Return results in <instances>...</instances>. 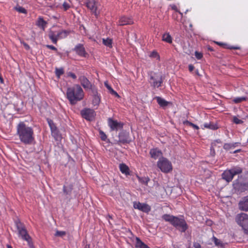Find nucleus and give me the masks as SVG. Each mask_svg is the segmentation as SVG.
Returning a JSON list of instances; mask_svg holds the SVG:
<instances>
[{
  "label": "nucleus",
  "instance_id": "obj_1",
  "mask_svg": "<svg viewBox=\"0 0 248 248\" xmlns=\"http://www.w3.org/2000/svg\"><path fill=\"white\" fill-rule=\"evenodd\" d=\"M16 135L20 142L25 145H31L34 142V133L32 127L20 122L16 126Z\"/></svg>",
  "mask_w": 248,
  "mask_h": 248
},
{
  "label": "nucleus",
  "instance_id": "obj_2",
  "mask_svg": "<svg viewBox=\"0 0 248 248\" xmlns=\"http://www.w3.org/2000/svg\"><path fill=\"white\" fill-rule=\"evenodd\" d=\"M66 96L70 103L75 105L83 99L84 93L81 86L78 84H76L73 87L67 88Z\"/></svg>",
  "mask_w": 248,
  "mask_h": 248
},
{
  "label": "nucleus",
  "instance_id": "obj_3",
  "mask_svg": "<svg viewBox=\"0 0 248 248\" xmlns=\"http://www.w3.org/2000/svg\"><path fill=\"white\" fill-rule=\"evenodd\" d=\"M162 218L165 221L170 222L172 226L179 229L182 232H185L188 228V226L183 218L169 214L163 215Z\"/></svg>",
  "mask_w": 248,
  "mask_h": 248
},
{
  "label": "nucleus",
  "instance_id": "obj_4",
  "mask_svg": "<svg viewBox=\"0 0 248 248\" xmlns=\"http://www.w3.org/2000/svg\"><path fill=\"white\" fill-rule=\"evenodd\" d=\"M16 226L18 235L23 240L27 242L30 248H35L31 237L29 234L24 225L20 221H16Z\"/></svg>",
  "mask_w": 248,
  "mask_h": 248
},
{
  "label": "nucleus",
  "instance_id": "obj_5",
  "mask_svg": "<svg viewBox=\"0 0 248 248\" xmlns=\"http://www.w3.org/2000/svg\"><path fill=\"white\" fill-rule=\"evenodd\" d=\"M70 32L69 30H62L59 31H50L48 35L52 42L57 44L58 40L66 38Z\"/></svg>",
  "mask_w": 248,
  "mask_h": 248
},
{
  "label": "nucleus",
  "instance_id": "obj_6",
  "mask_svg": "<svg viewBox=\"0 0 248 248\" xmlns=\"http://www.w3.org/2000/svg\"><path fill=\"white\" fill-rule=\"evenodd\" d=\"M157 167L165 173H168L172 170L171 162L165 158L160 159L157 162Z\"/></svg>",
  "mask_w": 248,
  "mask_h": 248
},
{
  "label": "nucleus",
  "instance_id": "obj_7",
  "mask_svg": "<svg viewBox=\"0 0 248 248\" xmlns=\"http://www.w3.org/2000/svg\"><path fill=\"white\" fill-rule=\"evenodd\" d=\"M236 223L244 230L248 226V215L244 213L238 214L235 218Z\"/></svg>",
  "mask_w": 248,
  "mask_h": 248
},
{
  "label": "nucleus",
  "instance_id": "obj_8",
  "mask_svg": "<svg viewBox=\"0 0 248 248\" xmlns=\"http://www.w3.org/2000/svg\"><path fill=\"white\" fill-rule=\"evenodd\" d=\"M81 116L88 121H93L96 115L95 111L90 108H84L80 111Z\"/></svg>",
  "mask_w": 248,
  "mask_h": 248
},
{
  "label": "nucleus",
  "instance_id": "obj_9",
  "mask_svg": "<svg viewBox=\"0 0 248 248\" xmlns=\"http://www.w3.org/2000/svg\"><path fill=\"white\" fill-rule=\"evenodd\" d=\"M149 82L154 88H158L161 86L163 82L162 76L154 73L153 75H150Z\"/></svg>",
  "mask_w": 248,
  "mask_h": 248
},
{
  "label": "nucleus",
  "instance_id": "obj_10",
  "mask_svg": "<svg viewBox=\"0 0 248 248\" xmlns=\"http://www.w3.org/2000/svg\"><path fill=\"white\" fill-rule=\"evenodd\" d=\"M78 80L81 85L85 90H94V85L89 81V80L85 76H80L78 78Z\"/></svg>",
  "mask_w": 248,
  "mask_h": 248
},
{
  "label": "nucleus",
  "instance_id": "obj_11",
  "mask_svg": "<svg viewBox=\"0 0 248 248\" xmlns=\"http://www.w3.org/2000/svg\"><path fill=\"white\" fill-rule=\"evenodd\" d=\"M108 125L111 131H118L123 128L124 124L122 122H118L117 120H113L111 118L108 119Z\"/></svg>",
  "mask_w": 248,
  "mask_h": 248
},
{
  "label": "nucleus",
  "instance_id": "obj_12",
  "mask_svg": "<svg viewBox=\"0 0 248 248\" xmlns=\"http://www.w3.org/2000/svg\"><path fill=\"white\" fill-rule=\"evenodd\" d=\"M86 6L97 17L99 12H97L98 8V1H87L86 3Z\"/></svg>",
  "mask_w": 248,
  "mask_h": 248
},
{
  "label": "nucleus",
  "instance_id": "obj_13",
  "mask_svg": "<svg viewBox=\"0 0 248 248\" xmlns=\"http://www.w3.org/2000/svg\"><path fill=\"white\" fill-rule=\"evenodd\" d=\"M92 92L93 93L92 104L93 107L96 109L101 102V95L98 93L96 89L93 90Z\"/></svg>",
  "mask_w": 248,
  "mask_h": 248
},
{
  "label": "nucleus",
  "instance_id": "obj_14",
  "mask_svg": "<svg viewBox=\"0 0 248 248\" xmlns=\"http://www.w3.org/2000/svg\"><path fill=\"white\" fill-rule=\"evenodd\" d=\"M133 206L134 208L138 209L145 213H148L151 210V207L146 203H142L140 202H134Z\"/></svg>",
  "mask_w": 248,
  "mask_h": 248
},
{
  "label": "nucleus",
  "instance_id": "obj_15",
  "mask_svg": "<svg viewBox=\"0 0 248 248\" xmlns=\"http://www.w3.org/2000/svg\"><path fill=\"white\" fill-rule=\"evenodd\" d=\"M73 50L79 56L86 57L88 55L83 45L78 44L74 47Z\"/></svg>",
  "mask_w": 248,
  "mask_h": 248
},
{
  "label": "nucleus",
  "instance_id": "obj_16",
  "mask_svg": "<svg viewBox=\"0 0 248 248\" xmlns=\"http://www.w3.org/2000/svg\"><path fill=\"white\" fill-rule=\"evenodd\" d=\"M118 141L122 143H128L131 141L128 133L125 131H122L119 134Z\"/></svg>",
  "mask_w": 248,
  "mask_h": 248
},
{
  "label": "nucleus",
  "instance_id": "obj_17",
  "mask_svg": "<svg viewBox=\"0 0 248 248\" xmlns=\"http://www.w3.org/2000/svg\"><path fill=\"white\" fill-rule=\"evenodd\" d=\"M238 206L240 210L248 211V195L244 197L239 202Z\"/></svg>",
  "mask_w": 248,
  "mask_h": 248
},
{
  "label": "nucleus",
  "instance_id": "obj_18",
  "mask_svg": "<svg viewBox=\"0 0 248 248\" xmlns=\"http://www.w3.org/2000/svg\"><path fill=\"white\" fill-rule=\"evenodd\" d=\"M134 22L132 18L126 16H122L119 21V25L124 26L130 25L132 24Z\"/></svg>",
  "mask_w": 248,
  "mask_h": 248
},
{
  "label": "nucleus",
  "instance_id": "obj_19",
  "mask_svg": "<svg viewBox=\"0 0 248 248\" xmlns=\"http://www.w3.org/2000/svg\"><path fill=\"white\" fill-rule=\"evenodd\" d=\"M150 155L151 157L155 159H156L159 156H161L162 153L160 150L155 148L151 149L150 151Z\"/></svg>",
  "mask_w": 248,
  "mask_h": 248
},
{
  "label": "nucleus",
  "instance_id": "obj_20",
  "mask_svg": "<svg viewBox=\"0 0 248 248\" xmlns=\"http://www.w3.org/2000/svg\"><path fill=\"white\" fill-rule=\"evenodd\" d=\"M233 175L231 170H225L222 174V177L223 179L225 180L227 182H231L233 178Z\"/></svg>",
  "mask_w": 248,
  "mask_h": 248
},
{
  "label": "nucleus",
  "instance_id": "obj_21",
  "mask_svg": "<svg viewBox=\"0 0 248 248\" xmlns=\"http://www.w3.org/2000/svg\"><path fill=\"white\" fill-rule=\"evenodd\" d=\"M36 25L42 30H45V28L46 26L47 22L44 20L43 18L41 16H39L36 23Z\"/></svg>",
  "mask_w": 248,
  "mask_h": 248
},
{
  "label": "nucleus",
  "instance_id": "obj_22",
  "mask_svg": "<svg viewBox=\"0 0 248 248\" xmlns=\"http://www.w3.org/2000/svg\"><path fill=\"white\" fill-rule=\"evenodd\" d=\"M135 246L136 248H150L146 244L143 243L140 238L136 237Z\"/></svg>",
  "mask_w": 248,
  "mask_h": 248
},
{
  "label": "nucleus",
  "instance_id": "obj_23",
  "mask_svg": "<svg viewBox=\"0 0 248 248\" xmlns=\"http://www.w3.org/2000/svg\"><path fill=\"white\" fill-rule=\"evenodd\" d=\"M155 99L158 104V105L162 108H164L168 106L169 102L164 99L163 98L159 97V96H155L154 98Z\"/></svg>",
  "mask_w": 248,
  "mask_h": 248
},
{
  "label": "nucleus",
  "instance_id": "obj_24",
  "mask_svg": "<svg viewBox=\"0 0 248 248\" xmlns=\"http://www.w3.org/2000/svg\"><path fill=\"white\" fill-rule=\"evenodd\" d=\"M47 123L51 129V131L52 134H56L58 132V130L55 124L54 123L53 121L49 119H47Z\"/></svg>",
  "mask_w": 248,
  "mask_h": 248
},
{
  "label": "nucleus",
  "instance_id": "obj_25",
  "mask_svg": "<svg viewBox=\"0 0 248 248\" xmlns=\"http://www.w3.org/2000/svg\"><path fill=\"white\" fill-rule=\"evenodd\" d=\"M119 169L122 173L126 175L129 174V169L125 164H120L119 165Z\"/></svg>",
  "mask_w": 248,
  "mask_h": 248
},
{
  "label": "nucleus",
  "instance_id": "obj_26",
  "mask_svg": "<svg viewBox=\"0 0 248 248\" xmlns=\"http://www.w3.org/2000/svg\"><path fill=\"white\" fill-rule=\"evenodd\" d=\"M162 40L169 44H171L172 42V38L169 32H165L163 34Z\"/></svg>",
  "mask_w": 248,
  "mask_h": 248
},
{
  "label": "nucleus",
  "instance_id": "obj_27",
  "mask_svg": "<svg viewBox=\"0 0 248 248\" xmlns=\"http://www.w3.org/2000/svg\"><path fill=\"white\" fill-rule=\"evenodd\" d=\"M216 44H217L218 46H222V47L225 48H228L230 49H234V50H237V49H240V47L238 46H231L228 45L227 44L223 43L222 42H217Z\"/></svg>",
  "mask_w": 248,
  "mask_h": 248
},
{
  "label": "nucleus",
  "instance_id": "obj_28",
  "mask_svg": "<svg viewBox=\"0 0 248 248\" xmlns=\"http://www.w3.org/2000/svg\"><path fill=\"white\" fill-rule=\"evenodd\" d=\"M203 126L206 128H208L212 130H216L218 128L217 124L212 122L204 123Z\"/></svg>",
  "mask_w": 248,
  "mask_h": 248
},
{
  "label": "nucleus",
  "instance_id": "obj_29",
  "mask_svg": "<svg viewBox=\"0 0 248 248\" xmlns=\"http://www.w3.org/2000/svg\"><path fill=\"white\" fill-rule=\"evenodd\" d=\"M63 192L64 194L66 195H70L72 193V191L73 190V185H70L68 186H66L64 185L63 186Z\"/></svg>",
  "mask_w": 248,
  "mask_h": 248
},
{
  "label": "nucleus",
  "instance_id": "obj_30",
  "mask_svg": "<svg viewBox=\"0 0 248 248\" xmlns=\"http://www.w3.org/2000/svg\"><path fill=\"white\" fill-rule=\"evenodd\" d=\"M230 170L232 171V172L233 176L236 175L241 174L243 171L242 169L238 166L234 167Z\"/></svg>",
  "mask_w": 248,
  "mask_h": 248
},
{
  "label": "nucleus",
  "instance_id": "obj_31",
  "mask_svg": "<svg viewBox=\"0 0 248 248\" xmlns=\"http://www.w3.org/2000/svg\"><path fill=\"white\" fill-rule=\"evenodd\" d=\"M183 16V14L181 12L174 13L172 14V18L178 22L181 21V19H182Z\"/></svg>",
  "mask_w": 248,
  "mask_h": 248
},
{
  "label": "nucleus",
  "instance_id": "obj_32",
  "mask_svg": "<svg viewBox=\"0 0 248 248\" xmlns=\"http://www.w3.org/2000/svg\"><path fill=\"white\" fill-rule=\"evenodd\" d=\"M103 44L109 48L112 47V39L107 38V39H103Z\"/></svg>",
  "mask_w": 248,
  "mask_h": 248
},
{
  "label": "nucleus",
  "instance_id": "obj_33",
  "mask_svg": "<svg viewBox=\"0 0 248 248\" xmlns=\"http://www.w3.org/2000/svg\"><path fill=\"white\" fill-rule=\"evenodd\" d=\"M149 57L151 58H155L158 61L160 60V55L156 50H153L149 54Z\"/></svg>",
  "mask_w": 248,
  "mask_h": 248
},
{
  "label": "nucleus",
  "instance_id": "obj_34",
  "mask_svg": "<svg viewBox=\"0 0 248 248\" xmlns=\"http://www.w3.org/2000/svg\"><path fill=\"white\" fill-rule=\"evenodd\" d=\"M247 100L248 98L247 97H237L233 99L232 101L235 104H238L243 101H247Z\"/></svg>",
  "mask_w": 248,
  "mask_h": 248
},
{
  "label": "nucleus",
  "instance_id": "obj_35",
  "mask_svg": "<svg viewBox=\"0 0 248 248\" xmlns=\"http://www.w3.org/2000/svg\"><path fill=\"white\" fill-rule=\"evenodd\" d=\"M105 86L106 87H107V88L109 91V92L110 93L112 94V95H114V96H115L116 97H118V98H119L120 97V95L118 94V93L115 91L110 86H109V85H108V84L107 83H105Z\"/></svg>",
  "mask_w": 248,
  "mask_h": 248
},
{
  "label": "nucleus",
  "instance_id": "obj_36",
  "mask_svg": "<svg viewBox=\"0 0 248 248\" xmlns=\"http://www.w3.org/2000/svg\"><path fill=\"white\" fill-rule=\"evenodd\" d=\"M15 9L19 13H23L26 14L27 13V10L23 7L17 5L15 7Z\"/></svg>",
  "mask_w": 248,
  "mask_h": 248
},
{
  "label": "nucleus",
  "instance_id": "obj_37",
  "mask_svg": "<svg viewBox=\"0 0 248 248\" xmlns=\"http://www.w3.org/2000/svg\"><path fill=\"white\" fill-rule=\"evenodd\" d=\"M64 73V70L62 68H56L55 69V74L56 76L58 78H60V77Z\"/></svg>",
  "mask_w": 248,
  "mask_h": 248
},
{
  "label": "nucleus",
  "instance_id": "obj_38",
  "mask_svg": "<svg viewBox=\"0 0 248 248\" xmlns=\"http://www.w3.org/2000/svg\"><path fill=\"white\" fill-rule=\"evenodd\" d=\"M183 123L184 124L188 125L189 126H191L192 127H193V128H194L195 129H197V130L199 129V127L198 125H197L196 124H195L187 120L184 121Z\"/></svg>",
  "mask_w": 248,
  "mask_h": 248
},
{
  "label": "nucleus",
  "instance_id": "obj_39",
  "mask_svg": "<svg viewBox=\"0 0 248 248\" xmlns=\"http://www.w3.org/2000/svg\"><path fill=\"white\" fill-rule=\"evenodd\" d=\"M213 240L215 244L216 245V246H220V247L223 246V245L221 243V242L219 239H218L217 238H216V237H215V236L213 237Z\"/></svg>",
  "mask_w": 248,
  "mask_h": 248
},
{
  "label": "nucleus",
  "instance_id": "obj_40",
  "mask_svg": "<svg viewBox=\"0 0 248 248\" xmlns=\"http://www.w3.org/2000/svg\"><path fill=\"white\" fill-rule=\"evenodd\" d=\"M232 122L235 124H241L243 123V121L238 119L236 116L233 117Z\"/></svg>",
  "mask_w": 248,
  "mask_h": 248
},
{
  "label": "nucleus",
  "instance_id": "obj_41",
  "mask_svg": "<svg viewBox=\"0 0 248 248\" xmlns=\"http://www.w3.org/2000/svg\"><path fill=\"white\" fill-rule=\"evenodd\" d=\"M223 148L226 150H229L232 149V145L231 143H226L223 145Z\"/></svg>",
  "mask_w": 248,
  "mask_h": 248
},
{
  "label": "nucleus",
  "instance_id": "obj_42",
  "mask_svg": "<svg viewBox=\"0 0 248 248\" xmlns=\"http://www.w3.org/2000/svg\"><path fill=\"white\" fill-rule=\"evenodd\" d=\"M99 134L101 139L103 141H105L107 138V136L105 133L102 131H100Z\"/></svg>",
  "mask_w": 248,
  "mask_h": 248
},
{
  "label": "nucleus",
  "instance_id": "obj_43",
  "mask_svg": "<svg viewBox=\"0 0 248 248\" xmlns=\"http://www.w3.org/2000/svg\"><path fill=\"white\" fill-rule=\"evenodd\" d=\"M240 186L243 187L242 189H240L241 192L244 191L248 189V185L246 183L241 184Z\"/></svg>",
  "mask_w": 248,
  "mask_h": 248
},
{
  "label": "nucleus",
  "instance_id": "obj_44",
  "mask_svg": "<svg viewBox=\"0 0 248 248\" xmlns=\"http://www.w3.org/2000/svg\"><path fill=\"white\" fill-rule=\"evenodd\" d=\"M66 234L65 232L57 231L55 233V236H62Z\"/></svg>",
  "mask_w": 248,
  "mask_h": 248
},
{
  "label": "nucleus",
  "instance_id": "obj_45",
  "mask_svg": "<svg viewBox=\"0 0 248 248\" xmlns=\"http://www.w3.org/2000/svg\"><path fill=\"white\" fill-rule=\"evenodd\" d=\"M195 56L196 58L198 60L201 59L202 58V57H203L202 54V53H201V52H198V51H195Z\"/></svg>",
  "mask_w": 248,
  "mask_h": 248
},
{
  "label": "nucleus",
  "instance_id": "obj_46",
  "mask_svg": "<svg viewBox=\"0 0 248 248\" xmlns=\"http://www.w3.org/2000/svg\"><path fill=\"white\" fill-rule=\"evenodd\" d=\"M170 7L171 8V9L173 10H174L175 11V13H179V12H181L178 9L176 5H174V4H171L170 5Z\"/></svg>",
  "mask_w": 248,
  "mask_h": 248
},
{
  "label": "nucleus",
  "instance_id": "obj_47",
  "mask_svg": "<svg viewBox=\"0 0 248 248\" xmlns=\"http://www.w3.org/2000/svg\"><path fill=\"white\" fill-rule=\"evenodd\" d=\"M62 7H63L64 11H66L70 7V5L68 3L64 2L63 3Z\"/></svg>",
  "mask_w": 248,
  "mask_h": 248
},
{
  "label": "nucleus",
  "instance_id": "obj_48",
  "mask_svg": "<svg viewBox=\"0 0 248 248\" xmlns=\"http://www.w3.org/2000/svg\"><path fill=\"white\" fill-rule=\"evenodd\" d=\"M67 75L68 77H71V78H72L73 79H76L77 78V76L76 75L72 73V72H69L67 73Z\"/></svg>",
  "mask_w": 248,
  "mask_h": 248
},
{
  "label": "nucleus",
  "instance_id": "obj_49",
  "mask_svg": "<svg viewBox=\"0 0 248 248\" xmlns=\"http://www.w3.org/2000/svg\"><path fill=\"white\" fill-rule=\"evenodd\" d=\"M46 47L50 49H51V50H54L56 51H57V48L52 45H47L46 46Z\"/></svg>",
  "mask_w": 248,
  "mask_h": 248
},
{
  "label": "nucleus",
  "instance_id": "obj_50",
  "mask_svg": "<svg viewBox=\"0 0 248 248\" xmlns=\"http://www.w3.org/2000/svg\"><path fill=\"white\" fill-rule=\"evenodd\" d=\"M193 247L195 248H201V246L199 243L194 242L193 243Z\"/></svg>",
  "mask_w": 248,
  "mask_h": 248
},
{
  "label": "nucleus",
  "instance_id": "obj_51",
  "mask_svg": "<svg viewBox=\"0 0 248 248\" xmlns=\"http://www.w3.org/2000/svg\"><path fill=\"white\" fill-rule=\"evenodd\" d=\"M210 151H211V155H212V156H214L215 155V149L214 148V147H213V146L212 145L211 148H210Z\"/></svg>",
  "mask_w": 248,
  "mask_h": 248
},
{
  "label": "nucleus",
  "instance_id": "obj_52",
  "mask_svg": "<svg viewBox=\"0 0 248 248\" xmlns=\"http://www.w3.org/2000/svg\"><path fill=\"white\" fill-rule=\"evenodd\" d=\"M194 69V66L190 64L188 65V69L189 70L190 72H192Z\"/></svg>",
  "mask_w": 248,
  "mask_h": 248
},
{
  "label": "nucleus",
  "instance_id": "obj_53",
  "mask_svg": "<svg viewBox=\"0 0 248 248\" xmlns=\"http://www.w3.org/2000/svg\"><path fill=\"white\" fill-rule=\"evenodd\" d=\"M239 144H240V143H239V142L232 143V148H234L235 147L237 146Z\"/></svg>",
  "mask_w": 248,
  "mask_h": 248
},
{
  "label": "nucleus",
  "instance_id": "obj_54",
  "mask_svg": "<svg viewBox=\"0 0 248 248\" xmlns=\"http://www.w3.org/2000/svg\"><path fill=\"white\" fill-rule=\"evenodd\" d=\"M244 232H245L246 234H248V227H246L244 229Z\"/></svg>",
  "mask_w": 248,
  "mask_h": 248
},
{
  "label": "nucleus",
  "instance_id": "obj_55",
  "mask_svg": "<svg viewBox=\"0 0 248 248\" xmlns=\"http://www.w3.org/2000/svg\"><path fill=\"white\" fill-rule=\"evenodd\" d=\"M24 46L26 49H30V46L27 44L26 43L24 44Z\"/></svg>",
  "mask_w": 248,
  "mask_h": 248
},
{
  "label": "nucleus",
  "instance_id": "obj_56",
  "mask_svg": "<svg viewBox=\"0 0 248 248\" xmlns=\"http://www.w3.org/2000/svg\"><path fill=\"white\" fill-rule=\"evenodd\" d=\"M241 151V149H238V150H235L232 153L231 152V153L235 154V153H239Z\"/></svg>",
  "mask_w": 248,
  "mask_h": 248
},
{
  "label": "nucleus",
  "instance_id": "obj_57",
  "mask_svg": "<svg viewBox=\"0 0 248 248\" xmlns=\"http://www.w3.org/2000/svg\"><path fill=\"white\" fill-rule=\"evenodd\" d=\"M145 181L144 183H145V184H147V183H148V180H147L146 178L145 179Z\"/></svg>",
  "mask_w": 248,
  "mask_h": 248
},
{
  "label": "nucleus",
  "instance_id": "obj_58",
  "mask_svg": "<svg viewBox=\"0 0 248 248\" xmlns=\"http://www.w3.org/2000/svg\"><path fill=\"white\" fill-rule=\"evenodd\" d=\"M196 74H197L198 75H199L198 70H197L196 71Z\"/></svg>",
  "mask_w": 248,
  "mask_h": 248
},
{
  "label": "nucleus",
  "instance_id": "obj_59",
  "mask_svg": "<svg viewBox=\"0 0 248 248\" xmlns=\"http://www.w3.org/2000/svg\"><path fill=\"white\" fill-rule=\"evenodd\" d=\"M209 50H210V51H212L213 50V49L211 48H209Z\"/></svg>",
  "mask_w": 248,
  "mask_h": 248
},
{
  "label": "nucleus",
  "instance_id": "obj_60",
  "mask_svg": "<svg viewBox=\"0 0 248 248\" xmlns=\"http://www.w3.org/2000/svg\"><path fill=\"white\" fill-rule=\"evenodd\" d=\"M8 248H12V247L11 246H9L8 247Z\"/></svg>",
  "mask_w": 248,
  "mask_h": 248
},
{
  "label": "nucleus",
  "instance_id": "obj_61",
  "mask_svg": "<svg viewBox=\"0 0 248 248\" xmlns=\"http://www.w3.org/2000/svg\"><path fill=\"white\" fill-rule=\"evenodd\" d=\"M187 11H188V10H187V9H186V12H185V13H186Z\"/></svg>",
  "mask_w": 248,
  "mask_h": 248
},
{
  "label": "nucleus",
  "instance_id": "obj_62",
  "mask_svg": "<svg viewBox=\"0 0 248 248\" xmlns=\"http://www.w3.org/2000/svg\"><path fill=\"white\" fill-rule=\"evenodd\" d=\"M141 178H139V180H140V181H141Z\"/></svg>",
  "mask_w": 248,
  "mask_h": 248
}]
</instances>
